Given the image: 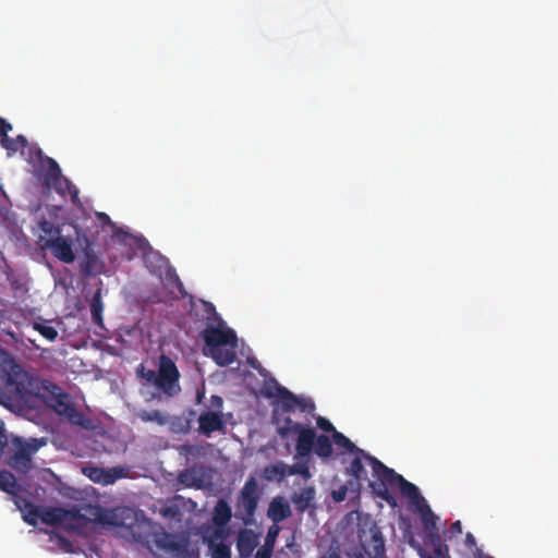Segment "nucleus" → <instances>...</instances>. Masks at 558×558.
I'll use <instances>...</instances> for the list:
<instances>
[{
    "label": "nucleus",
    "mask_w": 558,
    "mask_h": 558,
    "mask_svg": "<svg viewBox=\"0 0 558 558\" xmlns=\"http://www.w3.org/2000/svg\"><path fill=\"white\" fill-rule=\"evenodd\" d=\"M98 520L109 525L131 529L134 539L147 544L149 550L155 547L157 551L167 555L169 558H191L190 542L184 536L171 534L163 530L156 531L146 537L136 535L133 531L136 512L129 507L117 508L108 519L100 517Z\"/></svg>",
    "instance_id": "1"
},
{
    "label": "nucleus",
    "mask_w": 558,
    "mask_h": 558,
    "mask_svg": "<svg viewBox=\"0 0 558 558\" xmlns=\"http://www.w3.org/2000/svg\"><path fill=\"white\" fill-rule=\"evenodd\" d=\"M37 395L48 408L52 409L59 416L66 418L72 425L84 429L94 427L93 421L75 408L70 395L63 392L60 387L50 383H43Z\"/></svg>",
    "instance_id": "2"
},
{
    "label": "nucleus",
    "mask_w": 558,
    "mask_h": 558,
    "mask_svg": "<svg viewBox=\"0 0 558 558\" xmlns=\"http://www.w3.org/2000/svg\"><path fill=\"white\" fill-rule=\"evenodd\" d=\"M37 395L48 408L52 409L59 416L66 418L72 425L84 429L94 427L93 421L75 408L70 395L63 392L60 387L50 383H43Z\"/></svg>",
    "instance_id": "3"
},
{
    "label": "nucleus",
    "mask_w": 558,
    "mask_h": 558,
    "mask_svg": "<svg viewBox=\"0 0 558 558\" xmlns=\"http://www.w3.org/2000/svg\"><path fill=\"white\" fill-rule=\"evenodd\" d=\"M37 395L48 408L52 409L59 416L66 418L72 425L84 429L94 427L93 421L75 408L70 395L63 392L60 387L50 383H43Z\"/></svg>",
    "instance_id": "4"
},
{
    "label": "nucleus",
    "mask_w": 558,
    "mask_h": 558,
    "mask_svg": "<svg viewBox=\"0 0 558 558\" xmlns=\"http://www.w3.org/2000/svg\"><path fill=\"white\" fill-rule=\"evenodd\" d=\"M39 166L37 175L45 186L52 187L60 196H70L74 205H81L78 189L62 174L59 163L51 157L44 156L40 148L37 149Z\"/></svg>",
    "instance_id": "5"
},
{
    "label": "nucleus",
    "mask_w": 558,
    "mask_h": 558,
    "mask_svg": "<svg viewBox=\"0 0 558 558\" xmlns=\"http://www.w3.org/2000/svg\"><path fill=\"white\" fill-rule=\"evenodd\" d=\"M137 375L168 397H173L181 390L179 369L175 363L165 354L159 357L158 371L146 368L141 364L137 367Z\"/></svg>",
    "instance_id": "6"
},
{
    "label": "nucleus",
    "mask_w": 558,
    "mask_h": 558,
    "mask_svg": "<svg viewBox=\"0 0 558 558\" xmlns=\"http://www.w3.org/2000/svg\"><path fill=\"white\" fill-rule=\"evenodd\" d=\"M375 477L379 481L378 484L371 483L374 492L378 497L388 502L390 506H396V499L388 490L389 486H397L400 493L409 499L417 498L420 493L417 486L407 481L402 475L395 472V470L386 466L381 461L374 460Z\"/></svg>",
    "instance_id": "7"
},
{
    "label": "nucleus",
    "mask_w": 558,
    "mask_h": 558,
    "mask_svg": "<svg viewBox=\"0 0 558 558\" xmlns=\"http://www.w3.org/2000/svg\"><path fill=\"white\" fill-rule=\"evenodd\" d=\"M28 375L4 350L0 349V392L23 396L28 392Z\"/></svg>",
    "instance_id": "8"
},
{
    "label": "nucleus",
    "mask_w": 558,
    "mask_h": 558,
    "mask_svg": "<svg viewBox=\"0 0 558 558\" xmlns=\"http://www.w3.org/2000/svg\"><path fill=\"white\" fill-rule=\"evenodd\" d=\"M75 236L78 247L83 253V260L81 262V271L86 277H96L101 275L106 269V264L95 251V242L90 239L85 231L75 227Z\"/></svg>",
    "instance_id": "9"
},
{
    "label": "nucleus",
    "mask_w": 558,
    "mask_h": 558,
    "mask_svg": "<svg viewBox=\"0 0 558 558\" xmlns=\"http://www.w3.org/2000/svg\"><path fill=\"white\" fill-rule=\"evenodd\" d=\"M278 434L281 437H287L290 434H296L295 451L296 456L304 458L310 456L313 451L314 441L316 438V432L313 427H306L301 423L293 422L291 418H287L286 425L278 428Z\"/></svg>",
    "instance_id": "10"
},
{
    "label": "nucleus",
    "mask_w": 558,
    "mask_h": 558,
    "mask_svg": "<svg viewBox=\"0 0 558 558\" xmlns=\"http://www.w3.org/2000/svg\"><path fill=\"white\" fill-rule=\"evenodd\" d=\"M205 341L206 351L218 347H233L238 345L236 333L233 329L227 327L225 324H210L202 332Z\"/></svg>",
    "instance_id": "11"
},
{
    "label": "nucleus",
    "mask_w": 558,
    "mask_h": 558,
    "mask_svg": "<svg viewBox=\"0 0 558 558\" xmlns=\"http://www.w3.org/2000/svg\"><path fill=\"white\" fill-rule=\"evenodd\" d=\"M73 245V236L62 233L56 239L46 241L44 244L46 251H49L53 257L65 264H72L75 260Z\"/></svg>",
    "instance_id": "12"
},
{
    "label": "nucleus",
    "mask_w": 558,
    "mask_h": 558,
    "mask_svg": "<svg viewBox=\"0 0 558 558\" xmlns=\"http://www.w3.org/2000/svg\"><path fill=\"white\" fill-rule=\"evenodd\" d=\"M258 504V494H257V482L255 478H248L240 494L238 510H243L245 518H243L244 522L247 523L251 518L254 515Z\"/></svg>",
    "instance_id": "13"
},
{
    "label": "nucleus",
    "mask_w": 558,
    "mask_h": 558,
    "mask_svg": "<svg viewBox=\"0 0 558 558\" xmlns=\"http://www.w3.org/2000/svg\"><path fill=\"white\" fill-rule=\"evenodd\" d=\"M263 393L268 398L278 396L281 399L282 409L286 412L294 411L296 405L300 404V398L286 387L279 385L272 377L268 381H265Z\"/></svg>",
    "instance_id": "14"
},
{
    "label": "nucleus",
    "mask_w": 558,
    "mask_h": 558,
    "mask_svg": "<svg viewBox=\"0 0 558 558\" xmlns=\"http://www.w3.org/2000/svg\"><path fill=\"white\" fill-rule=\"evenodd\" d=\"M36 447L29 444H21L16 451L10 457L9 465L20 474H27L32 464V454L36 451Z\"/></svg>",
    "instance_id": "15"
},
{
    "label": "nucleus",
    "mask_w": 558,
    "mask_h": 558,
    "mask_svg": "<svg viewBox=\"0 0 558 558\" xmlns=\"http://www.w3.org/2000/svg\"><path fill=\"white\" fill-rule=\"evenodd\" d=\"M84 473L94 482L101 485L113 484L117 480L124 476V470L120 466L102 469L89 466L84 469Z\"/></svg>",
    "instance_id": "16"
},
{
    "label": "nucleus",
    "mask_w": 558,
    "mask_h": 558,
    "mask_svg": "<svg viewBox=\"0 0 558 558\" xmlns=\"http://www.w3.org/2000/svg\"><path fill=\"white\" fill-rule=\"evenodd\" d=\"M367 461L372 468L373 474L375 475V466L373 461L378 460L377 458L368 454L364 451V454H354L353 460L350 462V465L347 468V473L351 475L355 482L360 485V482L367 480V473L365 471L364 462Z\"/></svg>",
    "instance_id": "17"
},
{
    "label": "nucleus",
    "mask_w": 558,
    "mask_h": 558,
    "mask_svg": "<svg viewBox=\"0 0 558 558\" xmlns=\"http://www.w3.org/2000/svg\"><path fill=\"white\" fill-rule=\"evenodd\" d=\"M198 430L205 436H210L214 432L225 429V422L219 413L207 411L198 416Z\"/></svg>",
    "instance_id": "18"
},
{
    "label": "nucleus",
    "mask_w": 558,
    "mask_h": 558,
    "mask_svg": "<svg viewBox=\"0 0 558 558\" xmlns=\"http://www.w3.org/2000/svg\"><path fill=\"white\" fill-rule=\"evenodd\" d=\"M90 519L78 509H66L63 527L69 532L82 533L88 527Z\"/></svg>",
    "instance_id": "19"
},
{
    "label": "nucleus",
    "mask_w": 558,
    "mask_h": 558,
    "mask_svg": "<svg viewBox=\"0 0 558 558\" xmlns=\"http://www.w3.org/2000/svg\"><path fill=\"white\" fill-rule=\"evenodd\" d=\"M258 545V536L252 530H243L239 533L236 548L240 557L251 558Z\"/></svg>",
    "instance_id": "20"
},
{
    "label": "nucleus",
    "mask_w": 558,
    "mask_h": 558,
    "mask_svg": "<svg viewBox=\"0 0 558 558\" xmlns=\"http://www.w3.org/2000/svg\"><path fill=\"white\" fill-rule=\"evenodd\" d=\"M291 515L290 505L282 498H274L268 508V517L275 524H278Z\"/></svg>",
    "instance_id": "21"
},
{
    "label": "nucleus",
    "mask_w": 558,
    "mask_h": 558,
    "mask_svg": "<svg viewBox=\"0 0 558 558\" xmlns=\"http://www.w3.org/2000/svg\"><path fill=\"white\" fill-rule=\"evenodd\" d=\"M235 349L233 347H218L205 351V354L210 356L215 363L219 366H228L232 364L236 359Z\"/></svg>",
    "instance_id": "22"
},
{
    "label": "nucleus",
    "mask_w": 558,
    "mask_h": 558,
    "mask_svg": "<svg viewBox=\"0 0 558 558\" xmlns=\"http://www.w3.org/2000/svg\"><path fill=\"white\" fill-rule=\"evenodd\" d=\"M38 227L41 233L37 238V245L40 250L46 251L45 242L58 238L62 232L59 226L46 219H43Z\"/></svg>",
    "instance_id": "23"
},
{
    "label": "nucleus",
    "mask_w": 558,
    "mask_h": 558,
    "mask_svg": "<svg viewBox=\"0 0 558 558\" xmlns=\"http://www.w3.org/2000/svg\"><path fill=\"white\" fill-rule=\"evenodd\" d=\"M315 498V489L314 487H304L300 492H295L291 500L298 512H305L312 505Z\"/></svg>",
    "instance_id": "24"
},
{
    "label": "nucleus",
    "mask_w": 558,
    "mask_h": 558,
    "mask_svg": "<svg viewBox=\"0 0 558 558\" xmlns=\"http://www.w3.org/2000/svg\"><path fill=\"white\" fill-rule=\"evenodd\" d=\"M423 529L428 534L432 544H435V539L439 542V533L437 529L438 517L433 512L430 507H426L425 511L420 513Z\"/></svg>",
    "instance_id": "25"
},
{
    "label": "nucleus",
    "mask_w": 558,
    "mask_h": 558,
    "mask_svg": "<svg viewBox=\"0 0 558 558\" xmlns=\"http://www.w3.org/2000/svg\"><path fill=\"white\" fill-rule=\"evenodd\" d=\"M231 517H232V511H231V507L229 506V504L223 499H219L214 508V513H213L214 524L218 527H223L229 523V521L231 520Z\"/></svg>",
    "instance_id": "26"
},
{
    "label": "nucleus",
    "mask_w": 558,
    "mask_h": 558,
    "mask_svg": "<svg viewBox=\"0 0 558 558\" xmlns=\"http://www.w3.org/2000/svg\"><path fill=\"white\" fill-rule=\"evenodd\" d=\"M66 509L61 507H43L41 522L47 525H62Z\"/></svg>",
    "instance_id": "27"
},
{
    "label": "nucleus",
    "mask_w": 558,
    "mask_h": 558,
    "mask_svg": "<svg viewBox=\"0 0 558 558\" xmlns=\"http://www.w3.org/2000/svg\"><path fill=\"white\" fill-rule=\"evenodd\" d=\"M93 323L98 327H104V303L101 301V288H98L89 301Z\"/></svg>",
    "instance_id": "28"
},
{
    "label": "nucleus",
    "mask_w": 558,
    "mask_h": 558,
    "mask_svg": "<svg viewBox=\"0 0 558 558\" xmlns=\"http://www.w3.org/2000/svg\"><path fill=\"white\" fill-rule=\"evenodd\" d=\"M371 558H383L385 555V542L380 531L376 530L372 534L369 544L365 547Z\"/></svg>",
    "instance_id": "29"
},
{
    "label": "nucleus",
    "mask_w": 558,
    "mask_h": 558,
    "mask_svg": "<svg viewBox=\"0 0 558 558\" xmlns=\"http://www.w3.org/2000/svg\"><path fill=\"white\" fill-rule=\"evenodd\" d=\"M313 450L319 458H330L332 454L331 439L325 434L316 435Z\"/></svg>",
    "instance_id": "30"
},
{
    "label": "nucleus",
    "mask_w": 558,
    "mask_h": 558,
    "mask_svg": "<svg viewBox=\"0 0 558 558\" xmlns=\"http://www.w3.org/2000/svg\"><path fill=\"white\" fill-rule=\"evenodd\" d=\"M1 145L8 151V155L12 156L16 151L24 149L27 146V140L24 135L20 134L15 138H1Z\"/></svg>",
    "instance_id": "31"
},
{
    "label": "nucleus",
    "mask_w": 558,
    "mask_h": 558,
    "mask_svg": "<svg viewBox=\"0 0 558 558\" xmlns=\"http://www.w3.org/2000/svg\"><path fill=\"white\" fill-rule=\"evenodd\" d=\"M332 441L338 446L353 454H364V450L356 447L345 435L335 430L332 434Z\"/></svg>",
    "instance_id": "32"
},
{
    "label": "nucleus",
    "mask_w": 558,
    "mask_h": 558,
    "mask_svg": "<svg viewBox=\"0 0 558 558\" xmlns=\"http://www.w3.org/2000/svg\"><path fill=\"white\" fill-rule=\"evenodd\" d=\"M201 305L203 308V319L206 322V325L210 324H225V320L221 318V316L217 313L216 307L213 303L208 301H201Z\"/></svg>",
    "instance_id": "33"
},
{
    "label": "nucleus",
    "mask_w": 558,
    "mask_h": 558,
    "mask_svg": "<svg viewBox=\"0 0 558 558\" xmlns=\"http://www.w3.org/2000/svg\"><path fill=\"white\" fill-rule=\"evenodd\" d=\"M264 475L268 481H278L281 482L284 477H287V464L283 462H278L276 464L269 465L265 468Z\"/></svg>",
    "instance_id": "34"
},
{
    "label": "nucleus",
    "mask_w": 558,
    "mask_h": 558,
    "mask_svg": "<svg viewBox=\"0 0 558 558\" xmlns=\"http://www.w3.org/2000/svg\"><path fill=\"white\" fill-rule=\"evenodd\" d=\"M137 417L143 422H155L160 426L168 422L167 416L159 410H142L137 413Z\"/></svg>",
    "instance_id": "35"
},
{
    "label": "nucleus",
    "mask_w": 558,
    "mask_h": 558,
    "mask_svg": "<svg viewBox=\"0 0 558 558\" xmlns=\"http://www.w3.org/2000/svg\"><path fill=\"white\" fill-rule=\"evenodd\" d=\"M16 487V480L9 471H0V490L13 494Z\"/></svg>",
    "instance_id": "36"
},
{
    "label": "nucleus",
    "mask_w": 558,
    "mask_h": 558,
    "mask_svg": "<svg viewBox=\"0 0 558 558\" xmlns=\"http://www.w3.org/2000/svg\"><path fill=\"white\" fill-rule=\"evenodd\" d=\"M34 329L49 341H54L58 338V331L52 326L35 323Z\"/></svg>",
    "instance_id": "37"
},
{
    "label": "nucleus",
    "mask_w": 558,
    "mask_h": 558,
    "mask_svg": "<svg viewBox=\"0 0 558 558\" xmlns=\"http://www.w3.org/2000/svg\"><path fill=\"white\" fill-rule=\"evenodd\" d=\"M41 511L43 506H36L32 508V510L26 511V514H23V520L29 525H37L38 520H41Z\"/></svg>",
    "instance_id": "38"
},
{
    "label": "nucleus",
    "mask_w": 558,
    "mask_h": 558,
    "mask_svg": "<svg viewBox=\"0 0 558 558\" xmlns=\"http://www.w3.org/2000/svg\"><path fill=\"white\" fill-rule=\"evenodd\" d=\"M179 453L181 456H185L186 458H197L203 453V447L198 445H182L179 448Z\"/></svg>",
    "instance_id": "39"
},
{
    "label": "nucleus",
    "mask_w": 558,
    "mask_h": 558,
    "mask_svg": "<svg viewBox=\"0 0 558 558\" xmlns=\"http://www.w3.org/2000/svg\"><path fill=\"white\" fill-rule=\"evenodd\" d=\"M211 558H231L230 547L225 543L214 546Z\"/></svg>",
    "instance_id": "40"
},
{
    "label": "nucleus",
    "mask_w": 558,
    "mask_h": 558,
    "mask_svg": "<svg viewBox=\"0 0 558 558\" xmlns=\"http://www.w3.org/2000/svg\"><path fill=\"white\" fill-rule=\"evenodd\" d=\"M302 475L304 477L310 476V471L306 464H293V465H287V476L292 475Z\"/></svg>",
    "instance_id": "41"
},
{
    "label": "nucleus",
    "mask_w": 558,
    "mask_h": 558,
    "mask_svg": "<svg viewBox=\"0 0 558 558\" xmlns=\"http://www.w3.org/2000/svg\"><path fill=\"white\" fill-rule=\"evenodd\" d=\"M279 526L277 524H274L271 525L269 529H268V532H267V535H266V538H265V545L270 546L271 548L275 547V543H276V539H277V536L279 534Z\"/></svg>",
    "instance_id": "42"
},
{
    "label": "nucleus",
    "mask_w": 558,
    "mask_h": 558,
    "mask_svg": "<svg viewBox=\"0 0 558 558\" xmlns=\"http://www.w3.org/2000/svg\"><path fill=\"white\" fill-rule=\"evenodd\" d=\"M410 502L413 507H415V510L418 513L424 512L426 507H429L426 499L421 495V493L417 494V498L410 499Z\"/></svg>",
    "instance_id": "43"
},
{
    "label": "nucleus",
    "mask_w": 558,
    "mask_h": 558,
    "mask_svg": "<svg viewBox=\"0 0 558 558\" xmlns=\"http://www.w3.org/2000/svg\"><path fill=\"white\" fill-rule=\"evenodd\" d=\"M316 423H317L318 428H320L324 432L335 434V430H337L335 428V426L332 425V423L329 420H327L326 417L318 416L316 420Z\"/></svg>",
    "instance_id": "44"
},
{
    "label": "nucleus",
    "mask_w": 558,
    "mask_h": 558,
    "mask_svg": "<svg viewBox=\"0 0 558 558\" xmlns=\"http://www.w3.org/2000/svg\"><path fill=\"white\" fill-rule=\"evenodd\" d=\"M348 494L347 485H341L338 489L332 490L331 496L336 502H341L345 499Z\"/></svg>",
    "instance_id": "45"
},
{
    "label": "nucleus",
    "mask_w": 558,
    "mask_h": 558,
    "mask_svg": "<svg viewBox=\"0 0 558 558\" xmlns=\"http://www.w3.org/2000/svg\"><path fill=\"white\" fill-rule=\"evenodd\" d=\"M15 504L19 507V509L23 512V514H26V511H29L32 510V508L36 507L32 501L25 498H17L15 500Z\"/></svg>",
    "instance_id": "46"
},
{
    "label": "nucleus",
    "mask_w": 558,
    "mask_h": 558,
    "mask_svg": "<svg viewBox=\"0 0 558 558\" xmlns=\"http://www.w3.org/2000/svg\"><path fill=\"white\" fill-rule=\"evenodd\" d=\"M272 551L274 548H271L270 546L267 547V545L264 544L257 549L255 558H271Z\"/></svg>",
    "instance_id": "47"
},
{
    "label": "nucleus",
    "mask_w": 558,
    "mask_h": 558,
    "mask_svg": "<svg viewBox=\"0 0 558 558\" xmlns=\"http://www.w3.org/2000/svg\"><path fill=\"white\" fill-rule=\"evenodd\" d=\"M434 545V554L436 555L437 558H446L444 553H442V547H441V544H440V541L437 542V539H435V544ZM421 558H433L429 554H421Z\"/></svg>",
    "instance_id": "48"
},
{
    "label": "nucleus",
    "mask_w": 558,
    "mask_h": 558,
    "mask_svg": "<svg viewBox=\"0 0 558 558\" xmlns=\"http://www.w3.org/2000/svg\"><path fill=\"white\" fill-rule=\"evenodd\" d=\"M296 408H299L302 412H311L315 409V404L312 400L300 398V404H298Z\"/></svg>",
    "instance_id": "49"
},
{
    "label": "nucleus",
    "mask_w": 558,
    "mask_h": 558,
    "mask_svg": "<svg viewBox=\"0 0 558 558\" xmlns=\"http://www.w3.org/2000/svg\"><path fill=\"white\" fill-rule=\"evenodd\" d=\"M8 446V436L3 426V423L0 422V457L2 456L4 448Z\"/></svg>",
    "instance_id": "50"
},
{
    "label": "nucleus",
    "mask_w": 558,
    "mask_h": 558,
    "mask_svg": "<svg viewBox=\"0 0 558 558\" xmlns=\"http://www.w3.org/2000/svg\"><path fill=\"white\" fill-rule=\"evenodd\" d=\"M97 219L101 222L102 226H112V221L110 217L106 213H96Z\"/></svg>",
    "instance_id": "51"
},
{
    "label": "nucleus",
    "mask_w": 558,
    "mask_h": 558,
    "mask_svg": "<svg viewBox=\"0 0 558 558\" xmlns=\"http://www.w3.org/2000/svg\"><path fill=\"white\" fill-rule=\"evenodd\" d=\"M12 130V125L9 122H4L0 125V140L10 137L8 133Z\"/></svg>",
    "instance_id": "52"
},
{
    "label": "nucleus",
    "mask_w": 558,
    "mask_h": 558,
    "mask_svg": "<svg viewBox=\"0 0 558 558\" xmlns=\"http://www.w3.org/2000/svg\"><path fill=\"white\" fill-rule=\"evenodd\" d=\"M449 532L452 534V535H457V534H461L462 533V524H461V521L457 520L454 521L450 527H449Z\"/></svg>",
    "instance_id": "53"
},
{
    "label": "nucleus",
    "mask_w": 558,
    "mask_h": 558,
    "mask_svg": "<svg viewBox=\"0 0 558 558\" xmlns=\"http://www.w3.org/2000/svg\"><path fill=\"white\" fill-rule=\"evenodd\" d=\"M222 403H223V401H222L221 397H219V396H213L211 397V404H213V407H215L217 409H221Z\"/></svg>",
    "instance_id": "54"
},
{
    "label": "nucleus",
    "mask_w": 558,
    "mask_h": 558,
    "mask_svg": "<svg viewBox=\"0 0 558 558\" xmlns=\"http://www.w3.org/2000/svg\"><path fill=\"white\" fill-rule=\"evenodd\" d=\"M251 366L256 369L262 376H266V369L260 366L259 363L251 362Z\"/></svg>",
    "instance_id": "55"
},
{
    "label": "nucleus",
    "mask_w": 558,
    "mask_h": 558,
    "mask_svg": "<svg viewBox=\"0 0 558 558\" xmlns=\"http://www.w3.org/2000/svg\"><path fill=\"white\" fill-rule=\"evenodd\" d=\"M320 558H341V556L337 550H328Z\"/></svg>",
    "instance_id": "56"
},
{
    "label": "nucleus",
    "mask_w": 558,
    "mask_h": 558,
    "mask_svg": "<svg viewBox=\"0 0 558 558\" xmlns=\"http://www.w3.org/2000/svg\"><path fill=\"white\" fill-rule=\"evenodd\" d=\"M465 542L469 546L475 545V537L473 536L472 533L466 534Z\"/></svg>",
    "instance_id": "57"
},
{
    "label": "nucleus",
    "mask_w": 558,
    "mask_h": 558,
    "mask_svg": "<svg viewBox=\"0 0 558 558\" xmlns=\"http://www.w3.org/2000/svg\"><path fill=\"white\" fill-rule=\"evenodd\" d=\"M475 558H494V557L485 555V554H480Z\"/></svg>",
    "instance_id": "58"
},
{
    "label": "nucleus",
    "mask_w": 558,
    "mask_h": 558,
    "mask_svg": "<svg viewBox=\"0 0 558 558\" xmlns=\"http://www.w3.org/2000/svg\"><path fill=\"white\" fill-rule=\"evenodd\" d=\"M4 122H5V120H4V119H2V118L0 117V125H1L2 123H4Z\"/></svg>",
    "instance_id": "59"
},
{
    "label": "nucleus",
    "mask_w": 558,
    "mask_h": 558,
    "mask_svg": "<svg viewBox=\"0 0 558 558\" xmlns=\"http://www.w3.org/2000/svg\"><path fill=\"white\" fill-rule=\"evenodd\" d=\"M184 474H180V481L183 482Z\"/></svg>",
    "instance_id": "60"
},
{
    "label": "nucleus",
    "mask_w": 558,
    "mask_h": 558,
    "mask_svg": "<svg viewBox=\"0 0 558 558\" xmlns=\"http://www.w3.org/2000/svg\"><path fill=\"white\" fill-rule=\"evenodd\" d=\"M60 541L63 542V543H66V539L63 538V537H60Z\"/></svg>",
    "instance_id": "61"
}]
</instances>
